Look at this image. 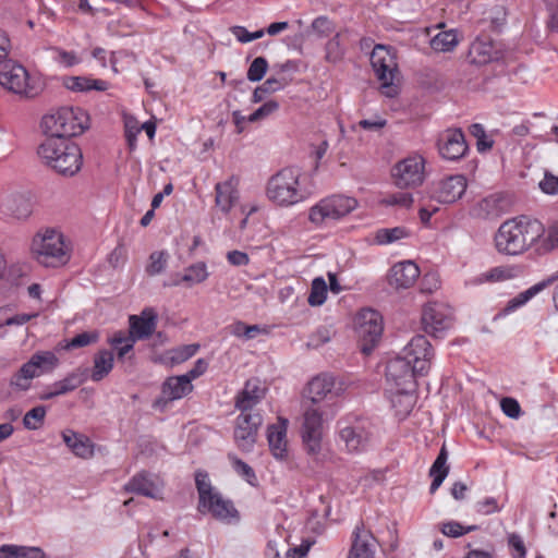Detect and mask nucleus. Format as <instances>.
I'll return each instance as SVG.
<instances>
[{"label": "nucleus", "mask_w": 558, "mask_h": 558, "mask_svg": "<svg viewBox=\"0 0 558 558\" xmlns=\"http://www.w3.org/2000/svg\"><path fill=\"white\" fill-rule=\"evenodd\" d=\"M508 545L511 549L512 558H525L526 548L521 535L517 533H510L508 535Z\"/></svg>", "instance_id": "6e6d98bb"}, {"label": "nucleus", "mask_w": 558, "mask_h": 558, "mask_svg": "<svg viewBox=\"0 0 558 558\" xmlns=\"http://www.w3.org/2000/svg\"><path fill=\"white\" fill-rule=\"evenodd\" d=\"M549 13L548 27L553 32H558V0H544Z\"/></svg>", "instance_id": "69168bd1"}, {"label": "nucleus", "mask_w": 558, "mask_h": 558, "mask_svg": "<svg viewBox=\"0 0 558 558\" xmlns=\"http://www.w3.org/2000/svg\"><path fill=\"white\" fill-rule=\"evenodd\" d=\"M262 423L260 414H239L235 421L234 440L240 450L244 452L253 450Z\"/></svg>", "instance_id": "a211bd4d"}, {"label": "nucleus", "mask_w": 558, "mask_h": 558, "mask_svg": "<svg viewBox=\"0 0 558 558\" xmlns=\"http://www.w3.org/2000/svg\"><path fill=\"white\" fill-rule=\"evenodd\" d=\"M401 354L407 361L414 365V371L418 375H426L430 368L434 359L432 344L422 335L414 336L403 348Z\"/></svg>", "instance_id": "f3484780"}, {"label": "nucleus", "mask_w": 558, "mask_h": 558, "mask_svg": "<svg viewBox=\"0 0 558 558\" xmlns=\"http://www.w3.org/2000/svg\"><path fill=\"white\" fill-rule=\"evenodd\" d=\"M541 190L549 195L558 193V177L551 173H545L544 179L539 182Z\"/></svg>", "instance_id": "0e129e2a"}, {"label": "nucleus", "mask_w": 558, "mask_h": 558, "mask_svg": "<svg viewBox=\"0 0 558 558\" xmlns=\"http://www.w3.org/2000/svg\"><path fill=\"white\" fill-rule=\"evenodd\" d=\"M465 189L466 180L463 175H450L433 183L430 197L438 203L451 204L461 198Z\"/></svg>", "instance_id": "6ab92c4d"}, {"label": "nucleus", "mask_w": 558, "mask_h": 558, "mask_svg": "<svg viewBox=\"0 0 558 558\" xmlns=\"http://www.w3.org/2000/svg\"><path fill=\"white\" fill-rule=\"evenodd\" d=\"M344 53L345 49L341 43V34L337 33L325 46V60L329 63H338L343 59Z\"/></svg>", "instance_id": "a19ab883"}, {"label": "nucleus", "mask_w": 558, "mask_h": 558, "mask_svg": "<svg viewBox=\"0 0 558 558\" xmlns=\"http://www.w3.org/2000/svg\"><path fill=\"white\" fill-rule=\"evenodd\" d=\"M420 376L414 371V365L407 361L402 354L390 360L386 367V378L403 391L402 399L404 401V409L402 414H410L412 411L415 398L413 393L416 390V377Z\"/></svg>", "instance_id": "423d86ee"}, {"label": "nucleus", "mask_w": 558, "mask_h": 558, "mask_svg": "<svg viewBox=\"0 0 558 558\" xmlns=\"http://www.w3.org/2000/svg\"><path fill=\"white\" fill-rule=\"evenodd\" d=\"M0 85L14 94L27 98H33L39 93L38 89L31 84L26 69L12 60L0 62Z\"/></svg>", "instance_id": "ddd939ff"}, {"label": "nucleus", "mask_w": 558, "mask_h": 558, "mask_svg": "<svg viewBox=\"0 0 558 558\" xmlns=\"http://www.w3.org/2000/svg\"><path fill=\"white\" fill-rule=\"evenodd\" d=\"M37 154L43 163L60 175L70 170V137H47L38 147Z\"/></svg>", "instance_id": "9d476101"}, {"label": "nucleus", "mask_w": 558, "mask_h": 558, "mask_svg": "<svg viewBox=\"0 0 558 558\" xmlns=\"http://www.w3.org/2000/svg\"><path fill=\"white\" fill-rule=\"evenodd\" d=\"M95 445L85 435L72 432V453L82 459H89L94 456Z\"/></svg>", "instance_id": "4c0bfd02"}, {"label": "nucleus", "mask_w": 558, "mask_h": 558, "mask_svg": "<svg viewBox=\"0 0 558 558\" xmlns=\"http://www.w3.org/2000/svg\"><path fill=\"white\" fill-rule=\"evenodd\" d=\"M312 28L319 36H328L333 31L332 22L326 16H318L312 22Z\"/></svg>", "instance_id": "680f3d73"}, {"label": "nucleus", "mask_w": 558, "mask_h": 558, "mask_svg": "<svg viewBox=\"0 0 558 558\" xmlns=\"http://www.w3.org/2000/svg\"><path fill=\"white\" fill-rule=\"evenodd\" d=\"M265 392L259 379L246 380L243 389L235 397V409L240 411V414H260L255 411V408L265 398Z\"/></svg>", "instance_id": "aec40b11"}, {"label": "nucleus", "mask_w": 558, "mask_h": 558, "mask_svg": "<svg viewBox=\"0 0 558 558\" xmlns=\"http://www.w3.org/2000/svg\"><path fill=\"white\" fill-rule=\"evenodd\" d=\"M330 340V331L327 328L317 329L310 338L308 345L318 348Z\"/></svg>", "instance_id": "774afa93"}, {"label": "nucleus", "mask_w": 558, "mask_h": 558, "mask_svg": "<svg viewBox=\"0 0 558 558\" xmlns=\"http://www.w3.org/2000/svg\"><path fill=\"white\" fill-rule=\"evenodd\" d=\"M448 451L445 446L441 447L436 460L432 464L429 469V476H438L439 474H444V480L447 477L449 473V466L447 465Z\"/></svg>", "instance_id": "3c124183"}, {"label": "nucleus", "mask_w": 558, "mask_h": 558, "mask_svg": "<svg viewBox=\"0 0 558 558\" xmlns=\"http://www.w3.org/2000/svg\"><path fill=\"white\" fill-rule=\"evenodd\" d=\"M543 233L544 227L539 221L521 216L500 225L495 235V245L501 254L519 255L534 244Z\"/></svg>", "instance_id": "f257e3e1"}, {"label": "nucleus", "mask_w": 558, "mask_h": 558, "mask_svg": "<svg viewBox=\"0 0 558 558\" xmlns=\"http://www.w3.org/2000/svg\"><path fill=\"white\" fill-rule=\"evenodd\" d=\"M268 70V61L264 57L255 58L247 70V80L251 82H259Z\"/></svg>", "instance_id": "09e8293b"}, {"label": "nucleus", "mask_w": 558, "mask_h": 558, "mask_svg": "<svg viewBox=\"0 0 558 558\" xmlns=\"http://www.w3.org/2000/svg\"><path fill=\"white\" fill-rule=\"evenodd\" d=\"M36 260L45 267H60L69 260L63 235L54 229H46L35 234L31 246Z\"/></svg>", "instance_id": "20e7f679"}, {"label": "nucleus", "mask_w": 558, "mask_h": 558, "mask_svg": "<svg viewBox=\"0 0 558 558\" xmlns=\"http://www.w3.org/2000/svg\"><path fill=\"white\" fill-rule=\"evenodd\" d=\"M125 137L129 143V146L132 148L135 146L137 135L141 132V126H138L137 121L134 118L125 119Z\"/></svg>", "instance_id": "e2e57ef3"}, {"label": "nucleus", "mask_w": 558, "mask_h": 558, "mask_svg": "<svg viewBox=\"0 0 558 558\" xmlns=\"http://www.w3.org/2000/svg\"><path fill=\"white\" fill-rule=\"evenodd\" d=\"M163 484L161 480L148 472H140L135 474L125 485L124 489L153 499H160L162 495Z\"/></svg>", "instance_id": "4be33fe9"}, {"label": "nucleus", "mask_w": 558, "mask_h": 558, "mask_svg": "<svg viewBox=\"0 0 558 558\" xmlns=\"http://www.w3.org/2000/svg\"><path fill=\"white\" fill-rule=\"evenodd\" d=\"M239 178L229 177L222 182H218L215 186V204L223 213L228 214L240 198Z\"/></svg>", "instance_id": "b1692460"}, {"label": "nucleus", "mask_w": 558, "mask_h": 558, "mask_svg": "<svg viewBox=\"0 0 558 558\" xmlns=\"http://www.w3.org/2000/svg\"><path fill=\"white\" fill-rule=\"evenodd\" d=\"M157 315L153 308H146L140 316H130V337H134L135 341L147 339L156 329Z\"/></svg>", "instance_id": "c85d7f7f"}, {"label": "nucleus", "mask_w": 558, "mask_h": 558, "mask_svg": "<svg viewBox=\"0 0 558 558\" xmlns=\"http://www.w3.org/2000/svg\"><path fill=\"white\" fill-rule=\"evenodd\" d=\"M34 209L33 195L28 191H7L0 194V218L25 221Z\"/></svg>", "instance_id": "4468645a"}, {"label": "nucleus", "mask_w": 558, "mask_h": 558, "mask_svg": "<svg viewBox=\"0 0 558 558\" xmlns=\"http://www.w3.org/2000/svg\"><path fill=\"white\" fill-rule=\"evenodd\" d=\"M409 235L404 227L381 228L375 232V242L378 245H388Z\"/></svg>", "instance_id": "58836bf2"}, {"label": "nucleus", "mask_w": 558, "mask_h": 558, "mask_svg": "<svg viewBox=\"0 0 558 558\" xmlns=\"http://www.w3.org/2000/svg\"><path fill=\"white\" fill-rule=\"evenodd\" d=\"M278 108L279 104L276 100H269L257 108L252 114H250L247 117V121L252 123L257 122L277 111Z\"/></svg>", "instance_id": "864d4df0"}, {"label": "nucleus", "mask_w": 558, "mask_h": 558, "mask_svg": "<svg viewBox=\"0 0 558 558\" xmlns=\"http://www.w3.org/2000/svg\"><path fill=\"white\" fill-rule=\"evenodd\" d=\"M472 63L483 65L498 59V52L489 39H475L469 49Z\"/></svg>", "instance_id": "7c9ffc66"}, {"label": "nucleus", "mask_w": 558, "mask_h": 558, "mask_svg": "<svg viewBox=\"0 0 558 558\" xmlns=\"http://www.w3.org/2000/svg\"><path fill=\"white\" fill-rule=\"evenodd\" d=\"M193 391V385L184 375L170 376L161 386V396L155 401V407L166 408L170 402L180 400Z\"/></svg>", "instance_id": "412c9836"}, {"label": "nucleus", "mask_w": 558, "mask_h": 558, "mask_svg": "<svg viewBox=\"0 0 558 558\" xmlns=\"http://www.w3.org/2000/svg\"><path fill=\"white\" fill-rule=\"evenodd\" d=\"M108 342L116 350L118 360L123 361L125 355L133 350L136 341L134 337H130L124 331H118Z\"/></svg>", "instance_id": "c9c22d12"}, {"label": "nucleus", "mask_w": 558, "mask_h": 558, "mask_svg": "<svg viewBox=\"0 0 558 558\" xmlns=\"http://www.w3.org/2000/svg\"><path fill=\"white\" fill-rule=\"evenodd\" d=\"M438 150L442 158L447 160H458L462 158L468 145L464 134L461 130H448L438 141Z\"/></svg>", "instance_id": "5701e85b"}, {"label": "nucleus", "mask_w": 558, "mask_h": 558, "mask_svg": "<svg viewBox=\"0 0 558 558\" xmlns=\"http://www.w3.org/2000/svg\"><path fill=\"white\" fill-rule=\"evenodd\" d=\"M109 88V83L104 80L90 78L86 76H72V92L99 90L105 92Z\"/></svg>", "instance_id": "ea45409f"}, {"label": "nucleus", "mask_w": 558, "mask_h": 558, "mask_svg": "<svg viewBox=\"0 0 558 558\" xmlns=\"http://www.w3.org/2000/svg\"><path fill=\"white\" fill-rule=\"evenodd\" d=\"M357 205L354 197L333 194L322 198L310 208L308 220L316 227H327L351 214Z\"/></svg>", "instance_id": "39448f33"}, {"label": "nucleus", "mask_w": 558, "mask_h": 558, "mask_svg": "<svg viewBox=\"0 0 558 558\" xmlns=\"http://www.w3.org/2000/svg\"><path fill=\"white\" fill-rule=\"evenodd\" d=\"M198 349H199L198 344L183 345L177 350H173L171 360L174 363H182V362L189 360L190 357H192L193 355H195L196 352L198 351Z\"/></svg>", "instance_id": "bf43d9fd"}, {"label": "nucleus", "mask_w": 558, "mask_h": 558, "mask_svg": "<svg viewBox=\"0 0 558 558\" xmlns=\"http://www.w3.org/2000/svg\"><path fill=\"white\" fill-rule=\"evenodd\" d=\"M69 122L70 108L60 107L56 110H51L41 118L40 128L48 137H69L66 134Z\"/></svg>", "instance_id": "a878e982"}, {"label": "nucleus", "mask_w": 558, "mask_h": 558, "mask_svg": "<svg viewBox=\"0 0 558 558\" xmlns=\"http://www.w3.org/2000/svg\"><path fill=\"white\" fill-rule=\"evenodd\" d=\"M45 59L58 68L66 69L70 66V53L59 47L49 46L45 48Z\"/></svg>", "instance_id": "79ce46f5"}, {"label": "nucleus", "mask_w": 558, "mask_h": 558, "mask_svg": "<svg viewBox=\"0 0 558 558\" xmlns=\"http://www.w3.org/2000/svg\"><path fill=\"white\" fill-rule=\"evenodd\" d=\"M327 294V281H312V289L307 301L312 306H320L326 301Z\"/></svg>", "instance_id": "de8ad7c7"}, {"label": "nucleus", "mask_w": 558, "mask_h": 558, "mask_svg": "<svg viewBox=\"0 0 558 558\" xmlns=\"http://www.w3.org/2000/svg\"><path fill=\"white\" fill-rule=\"evenodd\" d=\"M288 420L279 417L276 424L267 428V440L271 454L275 459L283 461L288 458L287 441Z\"/></svg>", "instance_id": "393cba45"}, {"label": "nucleus", "mask_w": 558, "mask_h": 558, "mask_svg": "<svg viewBox=\"0 0 558 558\" xmlns=\"http://www.w3.org/2000/svg\"><path fill=\"white\" fill-rule=\"evenodd\" d=\"M46 408L38 405L26 412L23 418V424L26 429L36 430L38 429L45 420Z\"/></svg>", "instance_id": "a18cd8bd"}, {"label": "nucleus", "mask_w": 558, "mask_h": 558, "mask_svg": "<svg viewBox=\"0 0 558 558\" xmlns=\"http://www.w3.org/2000/svg\"><path fill=\"white\" fill-rule=\"evenodd\" d=\"M58 362L53 352H37L12 375L10 386L16 391H26L31 388L34 378L52 371Z\"/></svg>", "instance_id": "0eeeda50"}, {"label": "nucleus", "mask_w": 558, "mask_h": 558, "mask_svg": "<svg viewBox=\"0 0 558 558\" xmlns=\"http://www.w3.org/2000/svg\"><path fill=\"white\" fill-rule=\"evenodd\" d=\"M369 59L378 81L381 82L383 93L388 97H395L398 94L397 87L393 86L398 72L395 50L384 45H376Z\"/></svg>", "instance_id": "6e6552de"}, {"label": "nucleus", "mask_w": 558, "mask_h": 558, "mask_svg": "<svg viewBox=\"0 0 558 558\" xmlns=\"http://www.w3.org/2000/svg\"><path fill=\"white\" fill-rule=\"evenodd\" d=\"M169 254L166 251L153 252L149 256V263L146 266V271L149 276H157L162 272L167 267Z\"/></svg>", "instance_id": "c03bdc74"}, {"label": "nucleus", "mask_w": 558, "mask_h": 558, "mask_svg": "<svg viewBox=\"0 0 558 558\" xmlns=\"http://www.w3.org/2000/svg\"><path fill=\"white\" fill-rule=\"evenodd\" d=\"M550 281H538L536 284L526 289L523 292H520L514 298L510 299L504 308H501L494 317L493 322H497L506 316L514 313L522 306H524L529 301H531L534 296H536L539 292H542Z\"/></svg>", "instance_id": "c756f323"}, {"label": "nucleus", "mask_w": 558, "mask_h": 558, "mask_svg": "<svg viewBox=\"0 0 558 558\" xmlns=\"http://www.w3.org/2000/svg\"><path fill=\"white\" fill-rule=\"evenodd\" d=\"M506 199L499 194H492L477 204V215L486 218H497L506 211Z\"/></svg>", "instance_id": "473e14b6"}, {"label": "nucleus", "mask_w": 558, "mask_h": 558, "mask_svg": "<svg viewBox=\"0 0 558 558\" xmlns=\"http://www.w3.org/2000/svg\"><path fill=\"white\" fill-rule=\"evenodd\" d=\"M114 364L113 353L109 350H100L94 356V366L90 373L93 381H100L112 371Z\"/></svg>", "instance_id": "2f4dec72"}, {"label": "nucleus", "mask_w": 558, "mask_h": 558, "mask_svg": "<svg viewBox=\"0 0 558 558\" xmlns=\"http://www.w3.org/2000/svg\"><path fill=\"white\" fill-rule=\"evenodd\" d=\"M458 35L454 29L440 32L430 39V47L435 51H451L458 45Z\"/></svg>", "instance_id": "f704fd0d"}, {"label": "nucleus", "mask_w": 558, "mask_h": 558, "mask_svg": "<svg viewBox=\"0 0 558 558\" xmlns=\"http://www.w3.org/2000/svg\"><path fill=\"white\" fill-rule=\"evenodd\" d=\"M232 464L235 472L241 475L248 484L254 485L256 474L254 470L244 461L232 458Z\"/></svg>", "instance_id": "4d7b16f0"}, {"label": "nucleus", "mask_w": 558, "mask_h": 558, "mask_svg": "<svg viewBox=\"0 0 558 558\" xmlns=\"http://www.w3.org/2000/svg\"><path fill=\"white\" fill-rule=\"evenodd\" d=\"M500 407L502 412L510 418H518L521 414V407L513 398H504L500 402Z\"/></svg>", "instance_id": "052dcab7"}, {"label": "nucleus", "mask_w": 558, "mask_h": 558, "mask_svg": "<svg viewBox=\"0 0 558 558\" xmlns=\"http://www.w3.org/2000/svg\"><path fill=\"white\" fill-rule=\"evenodd\" d=\"M372 433L363 424L345 426L340 429V439L349 452L364 451L369 445Z\"/></svg>", "instance_id": "bb28decb"}, {"label": "nucleus", "mask_w": 558, "mask_h": 558, "mask_svg": "<svg viewBox=\"0 0 558 558\" xmlns=\"http://www.w3.org/2000/svg\"><path fill=\"white\" fill-rule=\"evenodd\" d=\"M381 203L386 206L408 209L413 204V196L410 192L400 191L388 194L385 198H383Z\"/></svg>", "instance_id": "49530a36"}, {"label": "nucleus", "mask_w": 558, "mask_h": 558, "mask_svg": "<svg viewBox=\"0 0 558 558\" xmlns=\"http://www.w3.org/2000/svg\"><path fill=\"white\" fill-rule=\"evenodd\" d=\"M100 339V332L97 329L86 330L72 337V349H78L95 344Z\"/></svg>", "instance_id": "8fccbe9b"}, {"label": "nucleus", "mask_w": 558, "mask_h": 558, "mask_svg": "<svg viewBox=\"0 0 558 558\" xmlns=\"http://www.w3.org/2000/svg\"><path fill=\"white\" fill-rule=\"evenodd\" d=\"M17 558H47V555L38 546L19 545Z\"/></svg>", "instance_id": "338daca9"}, {"label": "nucleus", "mask_w": 558, "mask_h": 558, "mask_svg": "<svg viewBox=\"0 0 558 558\" xmlns=\"http://www.w3.org/2000/svg\"><path fill=\"white\" fill-rule=\"evenodd\" d=\"M354 330L364 354H369L379 342L384 322L379 312L373 308H362L354 317Z\"/></svg>", "instance_id": "1a4fd4ad"}, {"label": "nucleus", "mask_w": 558, "mask_h": 558, "mask_svg": "<svg viewBox=\"0 0 558 558\" xmlns=\"http://www.w3.org/2000/svg\"><path fill=\"white\" fill-rule=\"evenodd\" d=\"M333 409L325 405L307 407L303 414L302 439L306 451L314 456L320 450L324 417L332 416Z\"/></svg>", "instance_id": "9b49d317"}, {"label": "nucleus", "mask_w": 558, "mask_h": 558, "mask_svg": "<svg viewBox=\"0 0 558 558\" xmlns=\"http://www.w3.org/2000/svg\"><path fill=\"white\" fill-rule=\"evenodd\" d=\"M421 275L418 266L412 260L396 263L386 279H418Z\"/></svg>", "instance_id": "72a5a7b5"}, {"label": "nucleus", "mask_w": 558, "mask_h": 558, "mask_svg": "<svg viewBox=\"0 0 558 558\" xmlns=\"http://www.w3.org/2000/svg\"><path fill=\"white\" fill-rule=\"evenodd\" d=\"M425 158L420 154H411L399 160L391 169L393 184L399 189H414L425 180Z\"/></svg>", "instance_id": "f8f14e48"}, {"label": "nucleus", "mask_w": 558, "mask_h": 558, "mask_svg": "<svg viewBox=\"0 0 558 558\" xmlns=\"http://www.w3.org/2000/svg\"><path fill=\"white\" fill-rule=\"evenodd\" d=\"M230 31L232 35H234L235 38L243 44L251 43L255 39H259L265 34L264 29H258L254 33H250L244 26H232Z\"/></svg>", "instance_id": "5fc2aeb1"}, {"label": "nucleus", "mask_w": 558, "mask_h": 558, "mask_svg": "<svg viewBox=\"0 0 558 558\" xmlns=\"http://www.w3.org/2000/svg\"><path fill=\"white\" fill-rule=\"evenodd\" d=\"M29 267L21 262H8L2 255L0 279H22L28 275Z\"/></svg>", "instance_id": "e433bc0d"}, {"label": "nucleus", "mask_w": 558, "mask_h": 558, "mask_svg": "<svg viewBox=\"0 0 558 558\" xmlns=\"http://www.w3.org/2000/svg\"><path fill=\"white\" fill-rule=\"evenodd\" d=\"M291 82V77L287 75H278L276 72L269 76L262 85L268 94L283 89Z\"/></svg>", "instance_id": "603ef678"}, {"label": "nucleus", "mask_w": 558, "mask_h": 558, "mask_svg": "<svg viewBox=\"0 0 558 558\" xmlns=\"http://www.w3.org/2000/svg\"><path fill=\"white\" fill-rule=\"evenodd\" d=\"M453 312L452 308L442 302H428L422 311V325L426 333L436 338L452 327Z\"/></svg>", "instance_id": "2eb2a0df"}, {"label": "nucleus", "mask_w": 558, "mask_h": 558, "mask_svg": "<svg viewBox=\"0 0 558 558\" xmlns=\"http://www.w3.org/2000/svg\"><path fill=\"white\" fill-rule=\"evenodd\" d=\"M375 547V537L363 524H359L353 531V543L348 558H374Z\"/></svg>", "instance_id": "cd10ccee"}, {"label": "nucleus", "mask_w": 558, "mask_h": 558, "mask_svg": "<svg viewBox=\"0 0 558 558\" xmlns=\"http://www.w3.org/2000/svg\"><path fill=\"white\" fill-rule=\"evenodd\" d=\"M302 172L295 167H286L271 175L266 185L267 198L279 207H291L308 199L313 192L301 184Z\"/></svg>", "instance_id": "f03ea898"}, {"label": "nucleus", "mask_w": 558, "mask_h": 558, "mask_svg": "<svg viewBox=\"0 0 558 558\" xmlns=\"http://www.w3.org/2000/svg\"><path fill=\"white\" fill-rule=\"evenodd\" d=\"M195 485L198 493L199 513L210 514L214 519L229 524L239 522L240 513L232 500L223 498L211 485L206 472L199 470L195 473Z\"/></svg>", "instance_id": "7ed1b4c3"}, {"label": "nucleus", "mask_w": 558, "mask_h": 558, "mask_svg": "<svg viewBox=\"0 0 558 558\" xmlns=\"http://www.w3.org/2000/svg\"><path fill=\"white\" fill-rule=\"evenodd\" d=\"M343 391V384L329 374L318 375L308 383V398L313 405L332 409L336 399Z\"/></svg>", "instance_id": "dca6fc26"}, {"label": "nucleus", "mask_w": 558, "mask_h": 558, "mask_svg": "<svg viewBox=\"0 0 558 558\" xmlns=\"http://www.w3.org/2000/svg\"><path fill=\"white\" fill-rule=\"evenodd\" d=\"M90 126L88 113L81 108H72V137L78 136Z\"/></svg>", "instance_id": "37998d69"}, {"label": "nucleus", "mask_w": 558, "mask_h": 558, "mask_svg": "<svg viewBox=\"0 0 558 558\" xmlns=\"http://www.w3.org/2000/svg\"><path fill=\"white\" fill-rule=\"evenodd\" d=\"M475 510L480 514L488 515L499 512L501 508L498 506L495 497H486L475 504Z\"/></svg>", "instance_id": "13d9d810"}]
</instances>
